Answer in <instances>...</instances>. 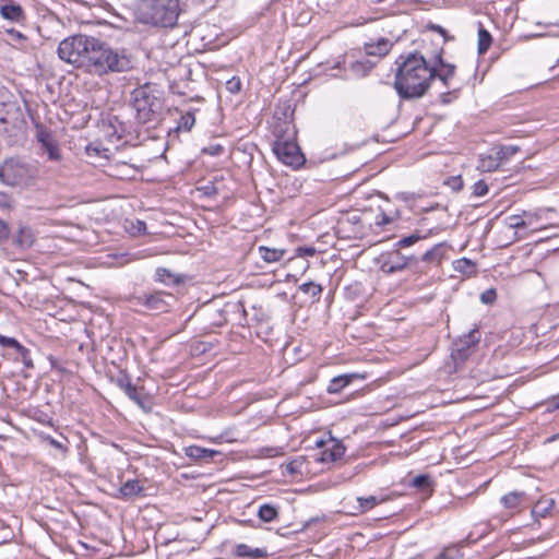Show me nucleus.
I'll list each match as a JSON object with an SVG mask.
<instances>
[{"label":"nucleus","instance_id":"57","mask_svg":"<svg viewBox=\"0 0 559 559\" xmlns=\"http://www.w3.org/2000/svg\"><path fill=\"white\" fill-rule=\"evenodd\" d=\"M384 0H374L376 3H381L383 2Z\"/></svg>","mask_w":559,"mask_h":559},{"label":"nucleus","instance_id":"48","mask_svg":"<svg viewBox=\"0 0 559 559\" xmlns=\"http://www.w3.org/2000/svg\"><path fill=\"white\" fill-rule=\"evenodd\" d=\"M298 255H313L316 249L312 247H299L297 248Z\"/></svg>","mask_w":559,"mask_h":559},{"label":"nucleus","instance_id":"39","mask_svg":"<svg viewBox=\"0 0 559 559\" xmlns=\"http://www.w3.org/2000/svg\"><path fill=\"white\" fill-rule=\"evenodd\" d=\"M195 123L194 115L187 112L181 117L178 128L183 131H190Z\"/></svg>","mask_w":559,"mask_h":559},{"label":"nucleus","instance_id":"10","mask_svg":"<svg viewBox=\"0 0 559 559\" xmlns=\"http://www.w3.org/2000/svg\"><path fill=\"white\" fill-rule=\"evenodd\" d=\"M418 262L419 260L416 257H405L402 255L399 250H396L395 252L389 254L382 267L388 273H395L403 271L407 267H416Z\"/></svg>","mask_w":559,"mask_h":559},{"label":"nucleus","instance_id":"24","mask_svg":"<svg viewBox=\"0 0 559 559\" xmlns=\"http://www.w3.org/2000/svg\"><path fill=\"white\" fill-rule=\"evenodd\" d=\"M258 252L264 262L274 263V262L281 261L286 251L284 249H276V248H269L265 246H260L258 248Z\"/></svg>","mask_w":559,"mask_h":559},{"label":"nucleus","instance_id":"40","mask_svg":"<svg viewBox=\"0 0 559 559\" xmlns=\"http://www.w3.org/2000/svg\"><path fill=\"white\" fill-rule=\"evenodd\" d=\"M16 241L21 246H32L33 239L31 233L28 230L21 229L16 238Z\"/></svg>","mask_w":559,"mask_h":559},{"label":"nucleus","instance_id":"21","mask_svg":"<svg viewBox=\"0 0 559 559\" xmlns=\"http://www.w3.org/2000/svg\"><path fill=\"white\" fill-rule=\"evenodd\" d=\"M144 487L138 479L127 480L119 489V492L124 499H132L143 495Z\"/></svg>","mask_w":559,"mask_h":559},{"label":"nucleus","instance_id":"25","mask_svg":"<svg viewBox=\"0 0 559 559\" xmlns=\"http://www.w3.org/2000/svg\"><path fill=\"white\" fill-rule=\"evenodd\" d=\"M305 464H306V457L297 456V457L293 459L292 461H289L288 463L283 464L281 467L283 469V473L295 476V475L304 474Z\"/></svg>","mask_w":559,"mask_h":559},{"label":"nucleus","instance_id":"33","mask_svg":"<svg viewBox=\"0 0 559 559\" xmlns=\"http://www.w3.org/2000/svg\"><path fill=\"white\" fill-rule=\"evenodd\" d=\"M492 151L497 156L500 157V163H502L503 160H508L510 157H512L519 151V147L515 145H507L492 147Z\"/></svg>","mask_w":559,"mask_h":559},{"label":"nucleus","instance_id":"22","mask_svg":"<svg viewBox=\"0 0 559 559\" xmlns=\"http://www.w3.org/2000/svg\"><path fill=\"white\" fill-rule=\"evenodd\" d=\"M433 233H435V229H432V228L428 229L426 231L416 229L413 234H411V235H408L406 237L401 238L396 242L395 246L397 248H406V247L413 246L416 242H418L419 240H424V239L429 238L431 235H433Z\"/></svg>","mask_w":559,"mask_h":559},{"label":"nucleus","instance_id":"55","mask_svg":"<svg viewBox=\"0 0 559 559\" xmlns=\"http://www.w3.org/2000/svg\"><path fill=\"white\" fill-rule=\"evenodd\" d=\"M353 67H354L355 69H359V68H362V67H364V63H361V62H356Z\"/></svg>","mask_w":559,"mask_h":559},{"label":"nucleus","instance_id":"27","mask_svg":"<svg viewBox=\"0 0 559 559\" xmlns=\"http://www.w3.org/2000/svg\"><path fill=\"white\" fill-rule=\"evenodd\" d=\"M186 454L195 460H207L212 459L216 454V451L192 445L186 449Z\"/></svg>","mask_w":559,"mask_h":559},{"label":"nucleus","instance_id":"51","mask_svg":"<svg viewBox=\"0 0 559 559\" xmlns=\"http://www.w3.org/2000/svg\"><path fill=\"white\" fill-rule=\"evenodd\" d=\"M47 360L50 362L51 368H58V361L51 355L47 356Z\"/></svg>","mask_w":559,"mask_h":559},{"label":"nucleus","instance_id":"1","mask_svg":"<svg viewBox=\"0 0 559 559\" xmlns=\"http://www.w3.org/2000/svg\"><path fill=\"white\" fill-rule=\"evenodd\" d=\"M58 55L68 63L98 76L132 68L131 59L124 51L112 49L98 38L82 34L63 39L58 46Z\"/></svg>","mask_w":559,"mask_h":559},{"label":"nucleus","instance_id":"15","mask_svg":"<svg viewBox=\"0 0 559 559\" xmlns=\"http://www.w3.org/2000/svg\"><path fill=\"white\" fill-rule=\"evenodd\" d=\"M365 379V376L359 373H344L337 377H334L328 388L326 392L330 394H336L342 392L346 386H348L354 380Z\"/></svg>","mask_w":559,"mask_h":559},{"label":"nucleus","instance_id":"5","mask_svg":"<svg viewBox=\"0 0 559 559\" xmlns=\"http://www.w3.org/2000/svg\"><path fill=\"white\" fill-rule=\"evenodd\" d=\"M132 98L138 121L143 124L152 121L158 109L159 100L146 87L134 90Z\"/></svg>","mask_w":559,"mask_h":559},{"label":"nucleus","instance_id":"45","mask_svg":"<svg viewBox=\"0 0 559 559\" xmlns=\"http://www.w3.org/2000/svg\"><path fill=\"white\" fill-rule=\"evenodd\" d=\"M474 264L468 259H460L456 261L455 269L462 272H466L467 269H473Z\"/></svg>","mask_w":559,"mask_h":559},{"label":"nucleus","instance_id":"2","mask_svg":"<svg viewBox=\"0 0 559 559\" xmlns=\"http://www.w3.org/2000/svg\"><path fill=\"white\" fill-rule=\"evenodd\" d=\"M394 87L404 99L418 98L426 94L431 83L430 66L418 52L402 55L396 60Z\"/></svg>","mask_w":559,"mask_h":559},{"label":"nucleus","instance_id":"30","mask_svg":"<svg viewBox=\"0 0 559 559\" xmlns=\"http://www.w3.org/2000/svg\"><path fill=\"white\" fill-rule=\"evenodd\" d=\"M1 15L10 21H19L22 16V8L17 4H5L0 9Z\"/></svg>","mask_w":559,"mask_h":559},{"label":"nucleus","instance_id":"16","mask_svg":"<svg viewBox=\"0 0 559 559\" xmlns=\"http://www.w3.org/2000/svg\"><path fill=\"white\" fill-rule=\"evenodd\" d=\"M165 294L163 293H155L150 295H142L138 297V301L140 305L145 306L147 309L151 310H157V311H165L168 307V304L165 301ZM168 297H171V295H167Z\"/></svg>","mask_w":559,"mask_h":559},{"label":"nucleus","instance_id":"53","mask_svg":"<svg viewBox=\"0 0 559 559\" xmlns=\"http://www.w3.org/2000/svg\"><path fill=\"white\" fill-rule=\"evenodd\" d=\"M559 438V433L558 435H552L550 437H548L546 440H545V443H550L552 441H555L556 439Z\"/></svg>","mask_w":559,"mask_h":559},{"label":"nucleus","instance_id":"37","mask_svg":"<svg viewBox=\"0 0 559 559\" xmlns=\"http://www.w3.org/2000/svg\"><path fill=\"white\" fill-rule=\"evenodd\" d=\"M357 501L359 503L358 508L360 513L371 510L374 506L379 503L377 497L374 496H369L367 498L359 497Z\"/></svg>","mask_w":559,"mask_h":559},{"label":"nucleus","instance_id":"44","mask_svg":"<svg viewBox=\"0 0 559 559\" xmlns=\"http://www.w3.org/2000/svg\"><path fill=\"white\" fill-rule=\"evenodd\" d=\"M447 185L454 191H460L463 188V180L461 176L451 177L448 179Z\"/></svg>","mask_w":559,"mask_h":559},{"label":"nucleus","instance_id":"20","mask_svg":"<svg viewBox=\"0 0 559 559\" xmlns=\"http://www.w3.org/2000/svg\"><path fill=\"white\" fill-rule=\"evenodd\" d=\"M500 164V157L490 148L487 154L480 155L477 169L480 171H493Z\"/></svg>","mask_w":559,"mask_h":559},{"label":"nucleus","instance_id":"34","mask_svg":"<svg viewBox=\"0 0 559 559\" xmlns=\"http://www.w3.org/2000/svg\"><path fill=\"white\" fill-rule=\"evenodd\" d=\"M436 559H464V554L456 545L449 546Z\"/></svg>","mask_w":559,"mask_h":559},{"label":"nucleus","instance_id":"6","mask_svg":"<svg viewBox=\"0 0 559 559\" xmlns=\"http://www.w3.org/2000/svg\"><path fill=\"white\" fill-rule=\"evenodd\" d=\"M37 144H39L40 153L47 155L48 160L61 163L63 159L62 150L56 135L51 132L43 130L37 123Z\"/></svg>","mask_w":559,"mask_h":559},{"label":"nucleus","instance_id":"14","mask_svg":"<svg viewBox=\"0 0 559 559\" xmlns=\"http://www.w3.org/2000/svg\"><path fill=\"white\" fill-rule=\"evenodd\" d=\"M120 385L132 401H134L145 413H150L152 403L148 396L140 392L129 380H127L126 383L121 380Z\"/></svg>","mask_w":559,"mask_h":559},{"label":"nucleus","instance_id":"54","mask_svg":"<svg viewBox=\"0 0 559 559\" xmlns=\"http://www.w3.org/2000/svg\"><path fill=\"white\" fill-rule=\"evenodd\" d=\"M10 33H11L12 35H14V36L19 37V38H21V37H22L21 33H19V32L10 31Z\"/></svg>","mask_w":559,"mask_h":559},{"label":"nucleus","instance_id":"36","mask_svg":"<svg viewBox=\"0 0 559 559\" xmlns=\"http://www.w3.org/2000/svg\"><path fill=\"white\" fill-rule=\"evenodd\" d=\"M212 439L216 442H237L240 440V433L228 429Z\"/></svg>","mask_w":559,"mask_h":559},{"label":"nucleus","instance_id":"8","mask_svg":"<svg viewBox=\"0 0 559 559\" xmlns=\"http://www.w3.org/2000/svg\"><path fill=\"white\" fill-rule=\"evenodd\" d=\"M273 151L278 159L286 165L298 166L301 163L302 155L296 143L276 141Z\"/></svg>","mask_w":559,"mask_h":559},{"label":"nucleus","instance_id":"32","mask_svg":"<svg viewBox=\"0 0 559 559\" xmlns=\"http://www.w3.org/2000/svg\"><path fill=\"white\" fill-rule=\"evenodd\" d=\"M124 228L133 236H139L146 233V224L140 219H127L124 222Z\"/></svg>","mask_w":559,"mask_h":559},{"label":"nucleus","instance_id":"13","mask_svg":"<svg viewBox=\"0 0 559 559\" xmlns=\"http://www.w3.org/2000/svg\"><path fill=\"white\" fill-rule=\"evenodd\" d=\"M38 16L41 19L39 22L37 21V34L47 39H50L53 35V32L50 29L44 31V25L50 26L51 28H58L60 25L58 17L47 10L37 8V17Z\"/></svg>","mask_w":559,"mask_h":559},{"label":"nucleus","instance_id":"50","mask_svg":"<svg viewBox=\"0 0 559 559\" xmlns=\"http://www.w3.org/2000/svg\"><path fill=\"white\" fill-rule=\"evenodd\" d=\"M429 28L431 31L442 35L445 39H449L448 33H447V31L442 26L432 24V25L429 26Z\"/></svg>","mask_w":559,"mask_h":559},{"label":"nucleus","instance_id":"29","mask_svg":"<svg viewBox=\"0 0 559 559\" xmlns=\"http://www.w3.org/2000/svg\"><path fill=\"white\" fill-rule=\"evenodd\" d=\"M258 516L261 521L270 523L278 518V511L274 506L265 503L260 506Z\"/></svg>","mask_w":559,"mask_h":559},{"label":"nucleus","instance_id":"35","mask_svg":"<svg viewBox=\"0 0 559 559\" xmlns=\"http://www.w3.org/2000/svg\"><path fill=\"white\" fill-rule=\"evenodd\" d=\"M40 440L43 443H48L58 449L62 455H64L68 451V440L63 437L61 440H56L47 436H40Z\"/></svg>","mask_w":559,"mask_h":559},{"label":"nucleus","instance_id":"12","mask_svg":"<svg viewBox=\"0 0 559 559\" xmlns=\"http://www.w3.org/2000/svg\"><path fill=\"white\" fill-rule=\"evenodd\" d=\"M501 503L511 514L520 513L527 503V495L524 491H511L501 498Z\"/></svg>","mask_w":559,"mask_h":559},{"label":"nucleus","instance_id":"31","mask_svg":"<svg viewBox=\"0 0 559 559\" xmlns=\"http://www.w3.org/2000/svg\"><path fill=\"white\" fill-rule=\"evenodd\" d=\"M492 37L481 25L478 29V53L484 55L490 47Z\"/></svg>","mask_w":559,"mask_h":559},{"label":"nucleus","instance_id":"42","mask_svg":"<svg viewBox=\"0 0 559 559\" xmlns=\"http://www.w3.org/2000/svg\"><path fill=\"white\" fill-rule=\"evenodd\" d=\"M226 88L230 93H238L241 88V82L239 78L233 76L226 82Z\"/></svg>","mask_w":559,"mask_h":559},{"label":"nucleus","instance_id":"3","mask_svg":"<svg viewBox=\"0 0 559 559\" xmlns=\"http://www.w3.org/2000/svg\"><path fill=\"white\" fill-rule=\"evenodd\" d=\"M181 12L180 0H138L135 17L154 27L174 28Z\"/></svg>","mask_w":559,"mask_h":559},{"label":"nucleus","instance_id":"4","mask_svg":"<svg viewBox=\"0 0 559 559\" xmlns=\"http://www.w3.org/2000/svg\"><path fill=\"white\" fill-rule=\"evenodd\" d=\"M34 177V167L31 159L21 156L5 158L0 164V180L10 187H26Z\"/></svg>","mask_w":559,"mask_h":559},{"label":"nucleus","instance_id":"38","mask_svg":"<svg viewBox=\"0 0 559 559\" xmlns=\"http://www.w3.org/2000/svg\"><path fill=\"white\" fill-rule=\"evenodd\" d=\"M299 288L302 293L309 294L313 298H318L322 292L321 285L316 284L313 282L305 283Z\"/></svg>","mask_w":559,"mask_h":559},{"label":"nucleus","instance_id":"28","mask_svg":"<svg viewBox=\"0 0 559 559\" xmlns=\"http://www.w3.org/2000/svg\"><path fill=\"white\" fill-rule=\"evenodd\" d=\"M411 486L417 488L421 492H431L433 481L429 475H418L411 480Z\"/></svg>","mask_w":559,"mask_h":559},{"label":"nucleus","instance_id":"41","mask_svg":"<svg viewBox=\"0 0 559 559\" xmlns=\"http://www.w3.org/2000/svg\"><path fill=\"white\" fill-rule=\"evenodd\" d=\"M488 192V186L484 180H478L473 186V194L475 197H483Z\"/></svg>","mask_w":559,"mask_h":559},{"label":"nucleus","instance_id":"59","mask_svg":"<svg viewBox=\"0 0 559 559\" xmlns=\"http://www.w3.org/2000/svg\"><path fill=\"white\" fill-rule=\"evenodd\" d=\"M557 66H559V57H558V60H557Z\"/></svg>","mask_w":559,"mask_h":559},{"label":"nucleus","instance_id":"56","mask_svg":"<svg viewBox=\"0 0 559 559\" xmlns=\"http://www.w3.org/2000/svg\"><path fill=\"white\" fill-rule=\"evenodd\" d=\"M0 123H7V120L4 118H1Z\"/></svg>","mask_w":559,"mask_h":559},{"label":"nucleus","instance_id":"18","mask_svg":"<svg viewBox=\"0 0 559 559\" xmlns=\"http://www.w3.org/2000/svg\"><path fill=\"white\" fill-rule=\"evenodd\" d=\"M393 44L386 38H380L377 43H367L364 50L368 56L384 57L386 56Z\"/></svg>","mask_w":559,"mask_h":559},{"label":"nucleus","instance_id":"23","mask_svg":"<svg viewBox=\"0 0 559 559\" xmlns=\"http://www.w3.org/2000/svg\"><path fill=\"white\" fill-rule=\"evenodd\" d=\"M235 555L237 557H251V558H265L267 551L265 548H252L246 544H238L235 547Z\"/></svg>","mask_w":559,"mask_h":559},{"label":"nucleus","instance_id":"9","mask_svg":"<svg viewBox=\"0 0 559 559\" xmlns=\"http://www.w3.org/2000/svg\"><path fill=\"white\" fill-rule=\"evenodd\" d=\"M479 341L478 331L473 330L468 334L461 337L452 350L451 357L454 361L463 362L471 354V348Z\"/></svg>","mask_w":559,"mask_h":559},{"label":"nucleus","instance_id":"46","mask_svg":"<svg viewBox=\"0 0 559 559\" xmlns=\"http://www.w3.org/2000/svg\"><path fill=\"white\" fill-rule=\"evenodd\" d=\"M496 292L493 289H488L486 290L485 293L481 294L480 296V300L484 302V304H492L495 300H496Z\"/></svg>","mask_w":559,"mask_h":559},{"label":"nucleus","instance_id":"7","mask_svg":"<svg viewBox=\"0 0 559 559\" xmlns=\"http://www.w3.org/2000/svg\"><path fill=\"white\" fill-rule=\"evenodd\" d=\"M319 452L314 460L321 463H333L340 460L345 453V447L338 440L330 437L328 440L318 439L314 441Z\"/></svg>","mask_w":559,"mask_h":559},{"label":"nucleus","instance_id":"52","mask_svg":"<svg viewBox=\"0 0 559 559\" xmlns=\"http://www.w3.org/2000/svg\"><path fill=\"white\" fill-rule=\"evenodd\" d=\"M550 405L554 407V408H559V395L554 397V400L550 402Z\"/></svg>","mask_w":559,"mask_h":559},{"label":"nucleus","instance_id":"47","mask_svg":"<svg viewBox=\"0 0 559 559\" xmlns=\"http://www.w3.org/2000/svg\"><path fill=\"white\" fill-rule=\"evenodd\" d=\"M223 146L219 145V144H215V145H210L209 147H205L203 150L204 153L209 154V155H212V156H217L219 155L222 152H223Z\"/></svg>","mask_w":559,"mask_h":559},{"label":"nucleus","instance_id":"19","mask_svg":"<svg viewBox=\"0 0 559 559\" xmlns=\"http://www.w3.org/2000/svg\"><path fill=\"white\" fill-rule=\"evenodd\" d=\"M0 345L3 347H12L17 350L21 355V358L26 367H32V359L29 356V350L22 346L15 338L0 335Z\"/></svg>","mask_w":559,"mask_h":559},{"label":"nucleus","instance_id":"17","mask_svg":"<svg viewBox=\"0 0 559 559\" xmlns=\"http://www.w3.org/2000/svg\"><path fill=\"white\" fill-rule=\"evenodd\" d=\"M449 246L445 242H439L427 250L420 258L425 263L439 265L445 257Z\"/></svg>","mask_w":559,"mask_h":559},{"label":"nucleus","instance_id":"58","mask_svg":"<svg viewBox=\"0 0 559 559\" xmlns=\"http://www.w3.org/2000/svg\"><path fill=\"white\" fill-rule=\"evenodd\" d=\"M397 423H399L397 420H394V421H392V424L390 426H394Z\"/></svg>","mask_w":559,"mask_h":559},{"label":"nucleus","instance_id":"11","mask_svg":"<svg viewBox=\"0 0 559 559\" xmlns=\"http://www.w3.org/2000/svg\"><path fill=\"white\" fill-rule=\"evenodd\" d=\"M436 59V64L430 66V71L432 72L431 81L433 79H439L445 87H449L450 81L455 75L456 67L452 63L445 62L441 53H438Z\"/></svg>","mask_w":559,"mask_h":559},{"label":"nucleus","instance_id":"49","mask_svg":"<svg viewBox=\"0 0 559 559\" xmlns=\"http://www.w3.org/2000/svg\"><path fill=\"white\" fill-rule=\"evenodd\" d=\"M10 230L8 225L4 222L0 221V241L7 239Z\"/></svg>","mask_w":559,"mask_h":559},{"label":"nucleus","instance_id":"26","mask_svg":"<svg viewBox=\"0 0 559 559\" xmlns=\"http://www.w3.org/2000/svg\"><path fill=\"white\" fill-rule=\"evenodd\" d=\"M156 281L165 284V285H176L182 282L180 275L173 273L170 270L166 267H158L156 270Z\"/></svg>","mask_w":559,"mask_h":559},{"label":"nucleus","instance_id":"43","mask_svg":"<svg viewBox=\"0 0 559 559\" xmlns=\"http://www.w3.org/2000/svg\"><path fill=\"white\" fill-rule=\"evenodd\" d=\"M509 226L513 229H520L525 227L526 223L521 216L513 215L509 217Z\"/></svg>","mask_w":559,"mask_h":559}]
</instances>
